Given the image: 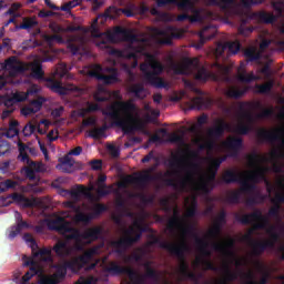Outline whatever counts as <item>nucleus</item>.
<instances>
[{"instance_id":"nucleus-59","label":"nucleus","mask_w":284,"mask_h":284,"mask_svg":"<svg viewBox=\"0 0 284 284\" xmlns=\"http://www.w3.org/2000/svg\"><path fill=\"white\" fill-rule=\"evenodd\" d=\"M272 7L277 13V17H283L284 12V0H273L272 1Z\"/></svg>"},{"instance_id":"nucleus-41","label":"nucleus","mask_w":284,"mask_h":284,"mask_svg":"<svg viewBox=\"0 0 284 284\" xmlns=\"http://www.w3.org/2000/svg\"><path fill=\"white\" fill-rule=\"evenodd\" d=\"M59 163L60 164L57 165V169L61 170L62 172H70V170H68V168L74 166V160H72V158H70V155L60 158Z\"/></svg>"},{"instance_id":"nucleus-45","label":"nucleus","mask_w":284,"mask_h":284,"mask_svg":"<svg viewBox=\"0 0 284 284\" xmlns=\"http://www.w3.org/2000/svg\"><path fill=\"white\" fill-rule=\"evenodd\" d=\"M241 194L240 190L229 192L226 195V203L230 205H239V203H241Z\"/></svg>"},{"instance_id":"nucleus-10","label":"nucleus","mask_w":284,"mask_h":284,"mask_svg":"<svg viewBox=\"0 0 284 284\" xmlns=\"http://www.w3.org/2000/svg\"><path fill=\"white\" fill-rule=\"evenodd\" d=\"M170 68L171 70H173L174 74H187L190 69L194 68L195 70H197L195 74L196 81H207V79H210V73L207 72V69H205V67H201L199 59H186L182 64L171 61Z\"/></svg>"},{"instance_id":"nucleus-11","label":"nucleus","mask_w":284,"mask_h":284,"mask_svg":"<svg viewBox=\"0 0 284 284\" xmlns=\"http://www.w3.org/2000/svg\"><path fill=\"white\" fill-rule=\"evenodd\" d=\"M246 19L242 20L241 26L239 27V34L243 37H250L252 32H254V27H247V21L250 19H255L260 23H274L276 21V16L266 11H257L250 16V13H245Z\"/></svg>"},{"instance_id":"nucleus-19","label":"nucleus","mask_w":284,"mask_h":284,"mask_svg":"<svg viewBox=\"0 0 284 284\" xmlns=\"http://www.w3.org/2000/svg\"><path fill=\"white\" fill-rule=\"evenodd\" d=\"M103 234V229L100 226L91 227L81 233L78 229H73V233L64 235L68 241H77L78 243L83 241H88L89 243H94V241H99V236Z\"/></svg>"},{"instance_id":"nucleus-60","label":"nucleus","mask_w":284,"mask_h":284,"mask_svg":"<svg viewBox=\"0 0 284 284\" xmlns=\"http://www.w3.org/2000/svg\"><path fill=\"white\" fill-rule=\"evenodd\" d=\"M225 161H227V155L211 160V168H213V172H219V168H221V164L225 163Z\"/></svg>"},{"instance_id":"nucleus-31","label":"nucleus","mask_w":284,"mask_h":284,"mask_svg":"<svg viewBox=\"0 0 284 284\" xmlns=\"http://www.w3.org/2000/svg\"><path fill=\"white\" fill-rule=\"evenodd\" d=\"M212 247L214 252H220L221 254H225V256H234V252L232 251L234 240H229L225 244L215 242Z\"/></svg>"},{"instance_id":"nucleus-8","label":"nucleus","mask_w":284,"mask_h":284,"mask_svg":"<svg viewBox=\"0 0 284 284\" xmlns=\"http://www.w3.org/2000/svg\"><path fill=\"white\" fill-rule=\"evenodd\" d=\"M151 239H153V243L155 245H160L162 250H166L170 252V254L176 256L178 261H180L179 270L182 276L190 271V264H187V261L185 260V252H190V245H187L185 240H183L180 244H174L161 241V239H159L156 235H152Z\"/></svg>"},{"instance_id":"nucleus-43","label":"nucleus","mask_w":284,"mask_h":284,"mask_svg":"<svg viewBox=\"0 0 284 284\" xmlns=\"http://www.w3.org/2000/svg\"><path fill=\"white\" fill-rule=\"evenodd\" d=\"M217 48H222V52L225 50H229L231 54H237L239 50H241V42L233 41V42H226L224 44H220Z\"/></svg>"},{"instance_id":"nucleus-7","label":"nucleus","mask_w":284,"mask_h":284,"mask_svg":"<svg viewBox=\"0 0 284 284\" xmlns=\"http://www.w3.org/2000/svg\"><path fill=\"white\" fill-rule=\"evenodd\" d=\"M196 172H199V164L195 162L189 163L186 173L180 180L181 189L187 190V187H192L196 192H202V194H210L214 190V184L205 182V178L203 176L200 178L199 183L195 178Z\"/></svg>"},{"instance_id":"nucleus-62","label":"nucleus","mask_w":284,"mask_h":284,"mask_svg":"<svg viewBox=\"0 0 284 284\" xmlns=\"http://www.w3.org/2000/svg\"><path fill=\"white\" fill-rule=\"evenodd\" d=\"M43 103H45V98L39 97L38 99L32 100L29 105L32 106L37 113L41 110V108H43Z\"/></svg>"},{"instance_id":"nucleus-56","label":"nucleus","mask_w":284,"mask_h":284,"mask_svg":"<svg viewBox=\"0 0 284 284\" xmlns=\"http://www.w3.org/2000/svg\"><path fill=\"white\" fill-rule=\"evenodd\" d=\"M246 178H247V181H250L251 183H253L255 185H256V183H261V181H265L262 178L261 173L256 169L251 171Z\"/></svg>"},{"instance_id":"nucleus-36","label":"nucleus","mask_w":284,"mask_h":284,"mask_svg":"<svg viewBox=\"0 0 284 284\" xmlns=\"http://www.w3.org/2000/svg\"><path fill=\"white\" fill-rule=\"evenodd\" d=\"M239 183L241 184L240 192L241 194H255L256 192V184L253 182L250 183V180L241 178Z\"/></svg>"},{"instance_id":"nucleus-51","label":"nucleus","mask_w":284,"mask_h":284,"mask_svg":"<svg viewBox=\"0 0 284 284\" xmlns=\"http://www.w3.org/2000/svg\"><path fill=\"white\" fill-rule=\"evenodd\" d=\"M239 81H241L242 83H252V81H261V77L255 75L254 72L240 73Z\"/></svg>"},{"instance_id":"nucleus-35","label":"nucleus","mask_w":284,"mask_h":284,"mask_svg":"<svg viewBox=\"0 0 284 284\" xmlns=\"http://www.w3.org/2000/svg\"><path fill=\"white\" fill-rule=\"evenodd\" d=\"M243 179V174L234 170H226L222 176L223 183L230 185V183H239Z\"/></svg>"},{"instance_id":"nucleus-39","label":"nucleus","mask_w":284,"mask_h":284,"mask_svg":"<svg viewBox=\"0 0 284 284\" xmlns=\"http://www.w3.org/2000/svg\"><path fill=\"white\" fill-rule=\"evenodd\" d=\"M160 37H166L168 39H181V32H179L178 28L172 26L166 27V29H162L158 31Z\"/></svg>"},{"instance_id":"nucleus-27","label":"nucleus","mask_w":284,"mask_h":284,"mask_svg":"<svg viewBox=\"0 0 284 284\" xmlns=\"http://www.w3.org/2000/svg\"><path fill=\"white\" fill-rule=\"evenodd\" d=\"M185 220L181 216V212L179 211V206H175L173 210V216L169 219L166 223V230L174 234L176 232V227H183V222Z\"/></svg>"},{"instance_id":"nucleus-24","label":"nucleus","mask_w":284,"mask_h":284,"mask_svg":"<svg viewBox=\"0 0 284 284\" xmlns=\"http://www.w3.org/2000/svg\"><path fill=\"white\" fill-rule=\"evenodd\" d=\"M216 125L213 128H210L207 130V136L209 139H213L214 141L221 139V136H223L225 134V130L230 131V123H227L225 120L223 119H219L216 121Z\"/></svg>"},{"instance_id":"nucleus-64","label":"nucleus","mask_w":284,"mask_h":284,"mask_svg":"<svg viewBox=\"0 0 284 284\" xmlns=\"http://www.w3.org/2000/svg\"><path fill=\"white\" fill-rule=\"evenodd\" d=\"M37 131V125L32 124V123H28L23 130H22V134L24 136H32V134H34V132Z\"/></svg>"},{"instance_id":"nucleus-32","label":"nucleus","mask_w":284,"mask_h":284,"mask_svg":"<svg viewBox=\"0 0 284 284\" xmlns=\"http://www.w3.org/2000/svg\"><path fill=\"white\" fill-rule=\"evenodd\" d=\"M268 159H271L270 163H273L271 171L275 174H283V166L276 162V159H284V152L280 150H273Z\"/></svg>"},{"instance_id":"nucleus-44","label":"nucleus","mask_w":284,"mask_h":284,"mask_svg":"<svg viewBox=\"0 0 284 284\" xmlns=\"http://www.w3.org/2000/svg\"><path fill=\"white\" fill-rule=\"evenodd\" d=\"M106 130H108V124H103L100 128L92 129L89 133V136H91V139H94L95 141H99L100 139L105 138Z\"/></svg>"},{"instance_id":"nucleus-12","label":"nucleus","mask_w":284,"mask_h":284,"mask_svg":"<svg viewBox=\"0 0 284 284\" xmlns=\"http://www.w3.org/2000/svg\"><path fill=\"white\" fill-rule=\"evenodd\" d=\"M247 161L250 168H254L260 175H262L263 180L267 185V192H272V184L267 181V172H272V168L267 165H263V163H270L272 159L267 158V155L258 154L257 152H253L247 155Z\"/></svg>"},{"instance_id":"nucleus-2","label":"nucleus","mask_w":284,"mask_h":284,"mask_svg":"<svg viewBox=\"0 0 284 284\" xmlns=\"http://www.w3.org/2000/svg\"><path fill=\"white\" fill-rule=\"evenodd\" d=\"M143 232H145V227L141 225L139 220H135L133 225L124 231V237L111 241L110 245L113 248V253L118 254V256H123L124 263H139L142 261L143 255L141 253L133 252L131 255H125V252H128L134 243L141 241Z\"/></svg>"},{"instance_id":"nucleus-23","label":"nucleus","mask_w":284,"mask_h":284,"mask_svg":"<svg viewBox=\"0 0 284 284\" xmlns=\"http://www.w3.org/2000/svg\"><path fill=\"white\" fill-rule=\"evenodd\" d=\"M103 212H108V206H105V204L99 203L93 206L92 214L78 213L75 215V221H77V223H90V221H92V219H94L97 216H101V214H103Z\"/></svg>"},{"instance_id":"nucleus-18","label":"nucleus","mask_w":284,"mask_h":284,"mask_svg":"<svg viewBox=\"0 0 284 284\" xmlns=\"http://www.w3.org/2000/svg\"><path fill=\"white\" fill-rule=\"evenodd\" d=\"M257 139L265 143H280V152H283L284 148V128L275 129V130H267L262 128L257 131Z\"/></svg>"},{"instance_id":"nucleus-37","label":"nucleus","mask_w":284,"mask_h":284,"mask_svg":"<svg viewBox=\"0 0 284 284\" xmlns=\"http://www.w3.org/2000/svg\"><path fill=\"white\" fill-rule=\"evenodd\" d=\"M247 90L250 88L245 87L243 89H236L235 87H231L229 90L225 91V97L227 99H241L247 94Z\"/></svg>"},{"instance_id":"nucleus-16","label":"nucleus","mask_w":284,"mask_h":284,"mask_svg":"<svg viewBox=\"0 0 284 284\" xmlns=\"http://www.w3.org/2000/svg\"><path fill=\"white\" fill-rule=\"evenodd\" d=\"M37 92H39L37 89H29L27 92L16 91L9 94L7 93L0 97V105H4V108L8 109H14L17 103H23V101L28 100L30 94H37Z\"/></svg>"},{"instance_id":"nucleus-33","label":"nucleus","mask_w":284,"mask_h":284,"mask_svg":"<svg viewBox=\"0 0 284 284\" xmlns=\"http://www.w3.org/2000/svg\"><path fill=\"white\" fill-rule=\"evenodd\" d=\"M47 88H49L51 92H54L60 97H65V94H68V89L63 87L60 81H57L53 78L47 79Z\"/></svg>"},{"instance_id":"nucleus-26","label":"nucleus","mask_w":284,"mask_h":284,"mask_svg":"<svg viewBox=\"0 0 284 284\" xmlns=\"http://www.w3.org/2000/svg\"><path fill=\"white\" fill-rule=\"evenodd\" d=\"M223 146L231 151L229 154L231 159H239V152H241V148H243V139L230 138L223 142Z\"/></svg>"},{"instance_id":"nucleus-13","label":"nucleus","mask_w":284,"mask_h":284,"mask_svg":"<svg viewBox=\"0 0 284 284\" xmlns=\"http://www.w3.org/2000/svg\"><path fill=\"white\" fill-rule=\"evenodd\" d=\"M175 230L181 231V237L185 239V236H192V239H195V245L203 254V256H212V252L207 250L210 247V244L207 241L201 239L199 234L196 233V226L194 224H186L185 220L182 222V226H176Z\"/></svg>"},{"instance_id":"nucleus-54","label":"nucleus","mask_w":284,"mask_h":284,"mask_svg":"<svg viewBox=\"0 0 284 284\" xmlns=\"http://www.w3.org/2000/svg\"><path fill=\"white\" fill-rule=\"evenodd\" d=\"M39 284H59V281L52 275L40 274L39 275Z\"/></svg>"},{"instance_id":"nucleus-46","label":"nucleus","mask_w":284,"mask_h":284,"mask_svg":"<svg viewBox=\"0 0 284 284\" xmlns=\"http://www.w3.org/2000/svg\"><path fill=\"white\" fill-rule=\"evenodd\" d=\"M272 88H274V80H270L263 84H255L257 94H270V92H272Z\"/></svg>"},{"instance_id":"nucleus-42","label":"nucleus","mask_w":284,"mask_h":284,"mask_svg":"<svg viewBox=\"0 0 284 284\" xmlns=\"http://www.w3.org/2000/svg\"><path fill=\"white\" fill-rule=\"evenodd\" d=\"M173 6H176L182 12H194V3L191 0H176Z\"/></svg>"},{"instance_id":"nucleus-20","label":"nucleus","mask_w":284,"mask_h":284,"mask_svg":"<svg viewBox=\"0 0 284 284\" xmlns=\"http://www.w3.org/2000/svg\"><path fill=\"white\" fill-rule=\"evenodd\" d=\"M44 223L49 230L52 232H58L59 234H73L74 227L70 221L65 220V217L57 215L55 217L45 219Z\"/></svg>"},{"instance_id":"nucleus-15","label":"nucleus","mask_w":284,"mask_h":284,"mask_svg":"<svg viewBox=\"0 0 284 284\" xmlns=\"http://www.w3.org/2000/svg\"><path fill=\"white\" fill-rule=\"evenodd\" d=\"M26 148V145L20 144V154L18 155V160L22 163H27L28 165L22 169L24 176L29 179V181H37V173L45 172V166L41 162L30 160V155L23 153Z\"/></svg>"},{"instance_id":"nucleus-9","label":"nucleus","mask_w":284,"mask_h":284,"mask_svg":"<svg viewBox=\"0 0 284 284\" xmlns=\"http://www.w3.org/2000/svg\"><path fill=\"white\" fill-rule=\"evenodd\" d=\"M102 114L111 119L112 125L121 128L123 134H134L135 130H144L145 128L141 120H134V125L128 123L116 106H110L109 111H103Z\"/></svg>"},{"instance_id":"nucleus-49","label":"nucleus","mask_w":284,"mask_h":284,"mask_svg":"<svg viewBox=\"0 0 284 284\" xmlns=\"http://www.w3.org/2000/svg\"><path fill=\"white\" fill-rule=\"evenodd\" d=\"M183 163H185V160L179 156V154H172V159L169 160L170 168H179L180 170H185Z\"/></svg>"},{"instance_id":"nucleus-34","label":"nucleus","mask_w":284,"mask_h":284,"mask_svg":"<svg viewBox=\"0 0 284 284\" xmlns=\"http://www.w3.org/2000/svg\"><path fill=\"white\" fill-rule=\"evenodd\" d=\"M30 224L22 219L18 220L17 225L11 226L10 233H9V239L12 241V239H17L23 230H29Z\"/></svg>"},{"instance_id":"nucleus-38","label":"nucleus","mask_w":284,"mask_h":284,"mask_svg":"<svg viewBox=\"0 0 284 284\" xmlns=\"http://www.w3.org/2000/svg\"><path fill=\"white\" fill-rule=\"evenodd\" d=\"M11 199L12 201H14V203H19V205H22V207H32L34 205V202L30 200V197H27L21 193L11 194Z\"/></svg>"},{"instance_id":"nucleus-57","label":"nucleus","mask_w":284,"mask_h":284,"mask_svg":"<svg viewBox=\"0 0 284 284\" xmlns=\"http://www.w3.org/2000/svg\"><path fill=\"white\" fill-rule=\"evenodd\" d=\"M154 170H156V166H151L148 173L136 179L138 183H150V181H154V178L150 174L151 172H154Z\"/></svg>"},{"instance_id":"nucleus-48","label":"nucleus","mask_w":284,"mask_h":284,"mask_svg":"<svg viewBox=\"0 0 284 284\" xmlns=\"http://www.w3.org/2000/svg\"><path fill=\"white\" fill-rule=\"evenodd\" d=\"M210 6H219L222 10H229L230 7L234 6L236 0H209Z\"/></svg>"},{"instance_id":"nucleus-55","label":"nucleus","mask_w":284,"mask_h":284,"mask_svg":"<svg viewBox=\"0 0 284 284\" xmlns=\"http://www.w3.org/2000/svg\"><path fill=\"white\" fill-rule=\"evenodd\" d=\"M17 128H19V121L12 120L9 123V130L6 133L7 139H12L14 134H19V129Z\"/></svg>"},{"instance_id":"nucleus-28","label":"nucleus","mask_w":284,"mask_h":284,"mask_svg":"<svg viewBox=\"0 0 284 284\" xmlns=\"http://www.w3.org/2000/svg\"><path fill=\"white\" fill-rule=\"evenodd\" d=\"M24 267H30V271H28L21 278L20 283H28L33 276H37L41 272V268L39 267V264L32 258H29L24 261L23 263Z\"/></svg>"},{"instance_id":"nucleus-29","label":"nucleus","mask_w":284,"mask_h":284,"mask_svg":"<svg viewBox=\"0 0 284 284\" xmlns=\"http://www.w3.org/2000/svg\"><path fill=\"white\" fill-rule=\"evenodd\" d=\"M128 93L134 97V99H138L140 101H143L145 97H148V91L145 90V87L143 83H133L128 87Z\"/></svg>"},{"instance_id":"nucleus-6","label":"nucleus","mask_w":284,"mask_h":284,"mask_svg":"<svg viewBox=\"0 0 284 284\" xmlns=\"http://www.w3.org/2000/svg\"><path fill=\"white\" fill-rule=\"evenodd\" d=\"M266 232L270 235V239L264 241H256L252 237L254 230H250L247 234L242 236L243 241L248 243L251 246L253 256H262L265 253V250H274L276 247V243L281 241V234L276 232V226L271 225Z\"/></svg>"},{"instance_id":"nucleus-47","label":"nucleus","mask_w":284,"mask_h":284,"mask_svg":"<svg viewBox=\"0 0 284 284\" xmlns=\"http://www.w3.org/2000/svg\"><path fill=\"white\" fill-rule=\"evenodd\" d=\"M83 194L84 196L92 197V193H90V190L83 185H78L75 190L71 191L72 199H79Z\"/></svg>"},{"instance_id":"nucleus-40","label":"nucleus","mask_w":284,"mask_h":284,"mask_svg":"<svg viewBox=\"0 0 284 284\" xmlns=\"http://www.w3.org/2000/svg\"><path fill=\"white\" fill-rule=\"evenodd\" d=\"M115 34H121V37H123L124 41H128L129 43H134L136 41H139V38L136 37V34L132 33V31L128 30V29H123L121 27H118L115 29Z\"/></svg>"},{"instance_id":"nucleus-17","label":"nucleus","mask_w":284,"mask_h":284,"mask_svg":"<svg viewBox=\"0 0 284 284\" xmlns=\"http://www.w3.org/2000/svg\"><path fill=\"white\" fill-rule=\"evenodd\" d=\"M91 36L98 39L95 41V45L97 48H100V50H109V54L114 50V48H110V44L114 42L113 33H101V31H99L98 19H95L91 24Z\"/></svg>"},{"instance_id":"nucleus-22","label":"nucleus","mask_w":284,"mask_h":284,"mask_svg":"<svg viewBox=\"0 0 284 284\" xmlns=\"http://www.w3.org/2000/svg\"><path fill=\"white\" fill-rule=\"evenodd\" d=\"M227 223V212L225 210L220 211L216 216L213 226L207 231L206 236L209 239H221L223 226Z\"/></svg>"},{"instance_id":"nucleus-61","label":"nucleus","mask_w":284,"mask_h":284,"mask_svg":"<svg viewBox=\"0 0 284 284\" xmlns=\"http://www.w3.org/2000/svg\"><path fill=\"white\" fill-rule=\"evenodd\" d=\"M121 110H123L124 112H136V104H134V102L132 101H128V102H120L118 104Z\"/></svg>"},{"instance_id":"nucleus-5","label":"nucleus","mask_w":284,"mask_h":284,"mask_svg":"<svg viewBox=\"0 0 284 284\" xmlns=\"http://www.w3.org/2000/svg\"><path fill=\"white\" fill-rule=\"evenodd\" d=\"M23 240L27 243H31L33 258H38V261H42L43 263H52V261H54L52 257V250L55 253V256L59 258H68V256L72 254V248L68 246V242L65 241H58L52 248L42 247L39 251H34L39 248V244H37V241L34 237H32V234L26 233L23 235Z\"/></svg>"},{"instance_id":"nucleus-63","label":"nucleus","mask_w":284,"mask_h":284,"mask_svg":"<svg viewBox=\"0 0 284 284\" xmlns=\"http://www.w3.org/2000/svg\"><path fill=\"white\" fill-rule=\"evenodd\" d=\"M268 216H272L273 219H276L277 221H281V204H274L268 210Z\"/></svg>"},{"instance_id":"nucleus-14","label":"nucleus","mask_w":284,"mask_h":284,"mask_svg":"<svg viewBox=\"0 0 284 284\" xmlns=\"http://www.w3.org/2000/svg\"><path fill=\"white\" fill-rule=\"evenodd\" d=\"M235 220L239 223H242V225H252V223H255L253 224V229H251L253 231L265 230V227L270 225V217L263 215V212H261V210H255L254 212L244 215L236 213Z\"/></svg>"},{"instance_id":"nucleus-52","label":"nucleus","mask_w":284,"mask_h":284,"mask_svg":"<svg viewBox=\"0 0 284 284\" xmlns=\"http://www.w3.org/2000/svg\"><path fill=\"white\" fill-rule=\"evenodd\" d=\"M244 57L246 59V61H258V59H261V55L258 53H256V49L254 48H247L244 50Z\"/></svg>"},{"instance_id":"nucleus-30","label":"nucleus","mask_w":284,"mask_h":284,"mask_svg":"<svg viewBox=\"0 0 284 284\" xmlns=\"http://www.w3.org/2000/svg\"><path fill=\"white\" fill-rule=\"evenodd\" d=\"M213 103L211 98L196 97L191 100L193 110H210Z\"/></svg>"},{"instance_id":"nucleus-1","label":"nucleus","mask_w":284,"mask_h":284,"mask_svg":"<svg viewBox=\"0 0 284 284\" xmlns=\"http://www.w3.org/2000/svg\"><path fill=\"white\" fill-rule=\"evenodd\" d=\"M110 54L113 57H119V59H129L133 60L132 68H136L139 65V59L141 57H145V62L140 64V70L144 74V80L152 88H156L158 90L170 88V84L161 78L165 67L156 55L149 53L145 51V47L143 45H129L123 50L111 49Z\"/></svg>"},{"instance_id":"nucleus-21","label":"nucleus","mask_w":284,"mask_h":284,"mask_svg":"<svg viewBox=\"0 0 284 284\" xmlns=\"http://www.w3.org/2000/svg\"><path fill=\"white\" fill-rule=\"evenodd\" d=\"M254 123H256L254 114L250 111H245L243 106H241L240 123L235 128L236 134L246 136V134L252 132Z\"/></svg>"},{"instance_id":"nucleus-3","label":"nucleus","mask_w":284,"mask_h":284,"mask_svg":"<svg viewBox=\"0 0 284 284\" xmlns=\"http://www.w3.org/2000/svg\"><path fill=\"white\" fill-rule=\"evenodd\" d=\"M144 274H139L136 271H134V268L130 266H121L119 262L115 261L109 262V264L104 267V272H108V274H111L112 276H121L126 274L131 284H146L145 278H151L152 281H155V283L161 281V273L152 268L150 262L144 263Z\"/></svg>"},{"instance_id":"nucleus-25","label":"nucleus","mask_w":284,"mask_h":284,"mask_svg":"<svg viewBox=\"0 0 284 284\" xmlns=\"http://www.w3.org/2000/svg\"><path fill=\"white\" fill-rule=\"evenodd\" d=\"M109 72H111V74L106 75L99 71H91L90 75L94 77L98 81H102L105 85H112V83L119 81V72L114 68H109Z\"/></svg>"},{"instance_id":"nucleus-50","label":"nucleus","mask_w":284,"mask_h":284,"mask_svg":"<svg viewBox=\"0 0 284 284\" xmlns=\"http://www.w3.org/2000/svg\"><path fill=\"white\" fill-rule=\"evenodd\" d=\"M263 201H265V196L261 192H255L247 197L246 205H256L257 203H263Z\"/></svg>"},{"instance_id":"nucleus-53","label":"nucleus","mask_w":284,"mask_h":284,"mask_svg":"<svg viewBox=\"0 0 284 284\" xmlns=\"http://www.w3.org/2000/svg\"><path fill=\"white\" fill-rule=\"evenodd\" d=\"M44 74L45 73L43 72V67L41 65V63L33 64V67L31 68V77L33 79H43Z\"/></svg>"},{"instance_id":"nucleus-4","label":"nucleus","mask_w":284,"mask_h":284,"mask_svg":"<svg viewBox=\"0 0 284 284\" xmlns=\"http://www.w3.org/2000/svg\"><path fill=\"white\" fill-rule=\"evenodd\" d=\"M99 250H101V246H93L78 257L64 261L62 264L53 265V270H55V272L51 275L55 281L61 283V281H64L65 276H68V270L73 273L81 272V270H83V267H85V265H88V263L99 254Z\"/></svg>"},{"instance_id":"nucleus-58","label":"nucleus","mask_w":284,"mask_h":284,"mask_svg":"<svg viewBox=\"0 0 284 284\" xmlns=\"http://www.w3.org/2000/svg\"><path fill=\"white\" fill-rule=\"evenodd\" d=\"M224 274L226 276V281H229L230 283H232L233 281H236L239 278V274H236L235 272H233L231 268H230V265L229 264H225L224 267Z\"/></svg>"}]
</instances>
